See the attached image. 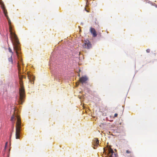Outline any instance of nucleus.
I'll return each mask as SVG.
<instances>
[{"label": "nucleus", "mask_w": 157, "mask_h": 157, "mask_svg": "<svg viewBox=\"0 0 157 157\" xmlns=\"http://www.w3.org/2000/svg\"><path fill=\"white\" fill-rule=\"evenodd\" d=\"M8 21V23L9 25V29L11 35V38L13 39L14 40V42L13 40H12V42L14 46L13 48L14 50L15 51V52L17 55L18 56V51L20 50V48L19 45L20 44L18 38L15 34L14 33L12 32V28L11 26V21L10 20V18L7 16L6 17Z\"/></svg>", "instance_id": "obj_1"}, {"label": "nucleus", "mask_w": 157, "mask_h": 157, "mask_svg": "<svg viewBox=\"0 0 157 157\" xmlns=\"http://www.w3.org/2000/svg\"><path fill=\"white\" fill-rule=\"evenodd\" d=\"M17 119V121L16 123V131L15 133L16 138L19 139L20 138V133L21 128V122L20 118L19 116L17 114L13 115L11 117V120L13 121V120Z\"/></svg>", "instance_id": "obj_2"}, {"label": "nucleus", "mask_w": 157, "mask_h": 157, "mask_svg": "<svg viewBox=\"0 0 157 157\" xmlns=\"http://www.w3.org/2000/svg\"><path fill=\"white\" fill-rule=\"evenodd\" d=\"M20 98L19 100V103L22 104L24 102V99L25 97V91L24 87L21 86L19 90Z\"/></svg>", "instance_id": "obj_3"}, {"label": "nucleus", "mask_w": 157, "mask_h": 157, "mask_svg": "<svg viewBox=\"0 0 157 157\" xmlns=\"http://www.w3.org/2000/svg\"><path fill=\"white\" fill-rule=\"evenodd\" d=\"M82 46L85 48L89 49L92 48V45L88 40H86L83 42Z\"/></svg>", "instance_id": "obj_4"}, {"label": "nucleus", "mask_w": 157, "mask_h": 157, "mask_svg": "<svg viewBox=\"0 0 157 157\" xmlns=\"http://www.w3.org/2000/svg\"><path fill=\"white\" fill-rule=\"evenodd\" d=\"M109 153L108 155L109 157H116V154L114 152L113 149L109 147L108 149Z\"/></svg>", "instance_id": "obj_5"}, {"label": "nucleus", "mask_w": 157, "mask_h": 157, "mask_svg": "<svg viewBox=\"0 0 157 157\" xmlns=\"http://www.w3.org/2000/svg\"><path fill=\"white\" fill-rule=\"evenodd\" d=\"M99 143V140L97 138H94L93 140V145L94 149H95V147H97Z\"/></svg>", "instance_id": "obj_6"}, {"label": "nucleus", "mask_w": 157, "mask_h": 157, "mask_svg": "<svg viewBox=\"0 0 157 157\" xmlns=\"http://www.w3.org/2000/svg\"><path fill=\"white\" fill-rule=\"evenodd\" d=\"M87 79L88 78L86 76L82 77L79 78V81L83 83H85Z\"/></svg>", "instance_id": "obj_7"}, {"label": "nucleus", "mask_w": 157, "mask_h": 157, "mask_svg": "<svg viewBox=\"0 0 157 157\" xmlns=\"http://www.w3.org/2000/svg\"><path fill=\"white\" fill-rule=\"evenodd\" d=\"M90 33L93 34L94 37H96L97 36V34L96 33V31L94 28H90Z\"/></svg>", "instance_id": "obj_8"}, {"label": "nucleus", "mask_w": 157, "mask_h": 157, "mask_svg": "<svg viewBox=\"0 0 157 157\" xmlns=\"http://www.w3.org/2000/svg\"><path fill=\"white\" fill-rule=\"evenodd\" d=\"M12 56L11 55L10 57L9 58L8 60L12 64H13V61L12 58Z\"/></svg>", "instance_id": "obj_9"}, {"label": "nucleus", "mask_w": 157, "mask_h": 157, "mask_svg": "<svg viewBox=\"0 0 157 157\" xmlns=\"http://www.w3.org/2000/svg\"><path fill=\"white\" fill-rule=\"evenodd\" d=\"M0 3H1V4L2 5V7L3 10V11L4 10H6L3 3L2 2H0Z\"/></svg>", "instance_id": "obj_10"}, {"label": "nucleus", "mask_w": 157, "mask_h": 157, "mask_svg": "<svg viewBox=\"0 0 157 157\" xmlns=\"http://www.w3.org/2000/svg\"><path fill=\"white\" fill-rule=\"evenodd\" d=\"M30 81H34L35 80V77L34 76H30V78H29Z\"/></svg>", "instance_id": "obj_11"}, {"label": "nucleus", "mask_w": 157, "mask_h": 157, "mask_svg": "<svg viewBox=\"0 0 157 157\" xmlns=\"http://www.w3.org/2000/svg\"><path fill=\"white\" fill-rule=\"evenodd\" d=\"M3 13L5 16L6 17H7V16H8V15H7V11H6V10H4L3 11Z\"/></svg>", "instance_id": "obj_12"}, {"label": "nucleus", "mask_w": 157, "mask_h": 157, "mask_svg": "<svg viewBox=\"0 0 157 157\" xmlns=\"http://www.w3.org/2000/svg\"><path fill=\"white\" fill-rule=\"evenodd\" d=\"M18 69L19 71V72L21 70V67L20 66V65L19 64V62H18L17 63V65Z\"/></svg>", "instance_id": "obj_13"}, {"label": "nucleus", "mask_w": 157, "mask_h": 157, "mask_svg": "<svg viewBox=\"0 0 157 157\" xmlns=\"http://www.w3.org/2000/svg\"><path fill=\"white\" fill-rule=\"evenodd\" d=\"M8 50H9V52L12 53L11 55H13V53L12 51V49L10 48V47H9Z\"/></svg>", "instance_id": "obj_14"}, {"label": "nucleus", "mask_w": 157, "mask_h": 157, "mask_svg": "<svg viewBox=\"0 0 157 157\" xmlns=\"http://www.w3.org/2000/svg\"><path fill=\"white\" fill-rule=\"evenodd\" d=\"M126 153L127 154H130L132 152L130 151L127 150L126 151Z\"/></svg>", "instance_id": "obj_15"}, {"label": "nucleus", "mask_w": 157, "mask_h": 157, "mask_svg": "<svg viewBox=\"0 0 157 157\" xmlns=\"http://www.w3.org/2000/svg\"><path fill=\"white\" fill-rule=\"evenodd\" d=\"M146 52L147 53H149L150 52V50L149 49H147L146 50Z\"/></svg>", "instance_id": "obj_16"}, {"label": "nucleus", "mask_w": 157, "mask_h": 157, "mask_svg": "<svg viewBox=\"0 0 157 157\" xmlns=\"http://www.w3.org/2000/svg\"><path fill=\"white\" fill-rule=\"evenodd\" d=\"M7 144V142L6 143L4 149V151H5L6 149Z\"/></svg>", "instance_id": "obj_17"}, {"label": "nucleus", "mask_w": 157, "mask_h": 157, "mask_svg": "<svg viewBox=\"0 0 157 157\" xmlns=\"http://www.w3.org/2000/svg\"><path fill=\"white\" fill-rule=\"evenodd\" d=\"M117 115H118V114L117 113H115L114 115V117H117Z\"/></svg>", "instance_id": "obj_18"}, {"label": "nucleus", "mask_w": 157, "mask_h": 157, "mask_svg": "<svg viewBox=\"0 0 157 157\" xmlns=\"http://www.w3.org/2000/svg\"><path fill=\"white\" fill-rule=\"evenodd\" d=\"M86 11L87 12H88V10H86Z\"/></svg>", "instance_id": "obj_19"}]
</instances>
